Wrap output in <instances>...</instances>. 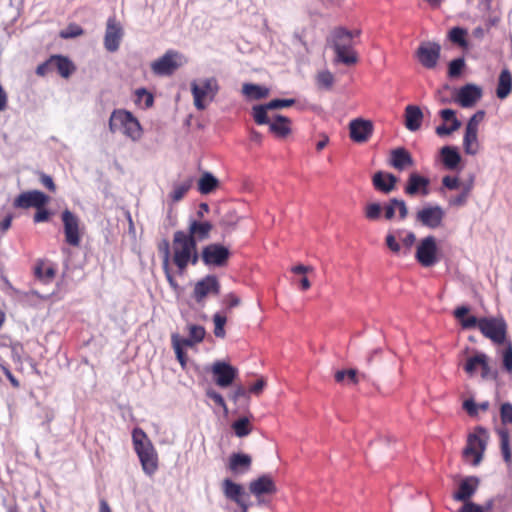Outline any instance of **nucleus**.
I'll list each match as a JSON object with an SVG mask.
<instances>
[{
  "label": "nucleus",
  "mask_w": 512,
  "mask_h": 512,
  "mask_svg": "<svg viewBox=\"0 0 512 512\" xmlns=\"http://www.w3.org/2000/svg\"><path fill=\"white\" fill-rule=\"evenodd\" d=\"M441 46L436 42H422L417 51L416 57L420 64L426 69H434L439 61Z\"/></svg>",
  "instance_id": "13"
},
{
  "label": "nucleus",
  "mask_w": 512,
  "mask_h": 512,
  "mask_svg": "<svg viewBox=\"0 0 512 512\" xmlns=\"http://www.w3.org/2000/svg\"><path fill=\"white\" fill-rule=\"evenodd\" d=\"M442 184L449 190H456L461 187V183L457 177L444 176Z\"/></svg>",
  "instance_id": "63"
},
{
  "label": "nucleus",
  "mask_w": 512,
  "mask_h": 512,
  "mask_svg": "<svg viewBox=\"0 0 512 512\" xmlns=\"http://www.w3.org/2000/svg\"><path fill=\"white\" fill-rule=\"evenodd\" d=\"M512 90V75L508 69H503L498 78L496 95L499 99H505Z\"/></svg>",
  "instance_id": "32"
},
{
  "label": "nucleus",
  "mask_w": 512,
  "mask_h": 512,
  "mask_svg": "<svg viewBox=\"0 0 512 512\" xmlns=\"http://www.w3.org/2000/svg\"><path fill=\"white\" fill-rule=\"evenodd\" d=\"M483 359H486V354L484 353H477L472 357H469L466 361V364L464 365V370L469 375H474L477 370L480 369L481 365L483 364Z\"/></svg>",
  "instance_id": "42"
},
{
  "label": "nucleus",
  "mask_w": 512,
  "mask_h": 512,
  "mask_svg": "<svg viewBox=\"0 0 512 512\" xmlns=\"http://www.w3.org/2000/svg\"><path fill=\"white\" fill-rule=\"evenodd\" d=\"M295 104L294 99H273L266 103V107L270 108V110L282 109L286 107H290Z\"/></svg>",
  "instance_id": "55"
},
{
  "label": "nucleus",
  "mask_w": 512,
  "mask_h": 512,
  "mask_svg": "<svg viewBox=\"0 0 512 512\" xmlns=\"http://www.w3.org/2000/svg\"><path fill=\"white\" fill-rule=\"evenodd\" d=\"M405 127L415 132L420 129L424 115L419 106L408 105L405 108Z\"/></svg>",
  "instance_id": "29"
},
{
  "label": "nucleus",
  "mask_w": 512,
  "mask_h": 512,
  "mask_svg": "<svg viewBox=\"0 0 512 512\" xmlns=\"http://www.w3.org/2000/svg\"><path fill=\"white\" fill-rule=\"evenodd\" d=\"M171 343L177 360L179 361L181 366L184 367L186 364V355L184 352V347L186 346L184 345V343L180 341V335L177 333H173L171 335Z\"/></svg>",
  "instance_id": "41"
},
{
  "label": "nucleus",
  "mask_w": 512,
  "mask_h": 512,
  "mask_svg": "<svg viewBox=\"0 0 512 512\" xmlns=\"http://www.w3.org/2000/svg\"><path fill=\"white\" fill-rule=\"evenodd\" d=\"M465 67V61L463 58H456L449 63L448 74L450 77H458L463 68Z\"/></svg>",
  "instance_id": "53"
},
{
  "label": "nucleus",
  "mask_w": 512,
  "mask_h": 512,
  "mask_svg": "<svg viewBox=\"0 0 512 512\" xmlns=\"http://www.w3.org/2000/svg\"><path fill=\"white\" fill-rule=\"evenodd\" d=\"M485 111H477L467 122L466 129L478 131L480 122L484 119Z\"/></svg>",
  "instance_id": "58"
},
{
  "label": "nucleus",
  "mask_w": 512,
  "mask_h": 512,
  "mask_svg": "<svg viewBox=\"0 0 512 512\" xmlns=\"http://www.w3.org/2000/svg\"><path fill=\"white\" fill-rule=\"evenodd\" d=\"M481 97V87L475 84H466L458 89L455 102L463 108H470L473 107Z\"/></svg>",
  "instance_id": "17"
},
{
  "label": "nucleus",
  "mask_w": 512,
  "mask_h": 512,
  "mask_svg": "<svg viewBox=\"0 0 512 512\" xmlns=\"http://www.w3.org/2000/svg\"><path fill=\"white\" fill-rule=\"evenodd\" d=\"M336 60L346 65H352L357 62V56L353 49L349 50H335Z\"/></svg>",
  "instance_id": "47"
},
{
  "label": "nucleus",
  "mask_w": 512,
  "mask_h": 512,
  "mask_svg": "<svg viewBox=\"0 0 512 512\" xmlns=\"http://www.w3.org/2000/svg\"><path fill=\"white\" fill-rule=\"evenodd\" d=\"M109 130L112 133L121 132L132 141H138L142 136V127L133 114L124 109H115L109 118Z\"/></svg>",
  "instance_id": "2"
},
{
  "label": "nucleus",
  "mask_w": 512,
  "mask_h": 512,
  "mask_svg": "<svg viewBox=\"0 0 512 512\" xmlns=\"http://www.w3.org/2000/svg\"><path fill=\"white\" fill-rule=\"evenodd\" d=\"M490 404L488 401H484L480 404H476L473 399H466L463 402V408L464 410L469 414L471 417H476L478 415V410L486 411L488 410Z\"/></svg>",
  "instance_id": "43"
},
{
  "label": "nucleus",
  "mask_w": 512,
  "mask_h": 512,
  "mask_svg": "<svg viewBox=\"0 0 512 512\" xmlns=\"http://www.w3.org/2000/svg\"><path fill=\"white\" fill-rule=\"evenodd\" d=\"M398 178L392 173L383 171L376 172L372 177V183L376 190L389 194L396 188Z\"/></svg>",
  "instance_id": "23"
},
{
  "label": "nucleus",
  "mask_w": 512,
  "mask_h": 512,
  "mask_svg": "<svg viewBox=\"0 0 512 512\" xmlns=\"http://www.w3.org/2000/svg\"><path fill=\"white\" fill-rule=\"evenodd\" d=\"M334 82V76L331 72L325 70L317 75V84L325 89H330Z\"/></svg>",
  "instance_id": "52"
},
{
  "label": "nucleus",
  "mask_w": 512,
  "mask_h": 512,
  "mask_svg": "<svg viewBox=\"0 0 512 512\" xmlns=\"http://www.w3.org/2000/svg\"><path fill=\"white\" fill-rule=\"evenodd\" d=\"M206 395H207L208 398L213 400L217 405H219L225 411H227L226 403H225L224 398L222 397L221 394H219L218 392H216L213 389H208L206 391Z\"/></svg>",
  "instance_id": "61"
},
{
  "label": "nucleus",
  "mask_w": 512,
  "mask_h": 512,
  "mask_svg": "<svg viewBox=\"0 0 512 512\" xmlns=\"http://www.w3.org/2000/svg\"><path fill=\"white\" fill-rule=\"evenodd\" d=\"M132 439L143 471L149 476L153 475L158 468V458L151 441L146 433L139 428L133 430Z\"/></svg>",
  "instance_id": "1"
},
{
  "label": "nucleus",
  "mask_w": 512,
  "mask_h": 512,
  "mask_svg": "<svg viewBox=\"0 0 512 512\" xmlns=\"http://www.w3.org/2000/svg\"><path fill=\"white\" fill-rule=\"evenodd\" d=\"M389 165L398 171H403L413 165V159L405 148L399 147L390 152Z\"/></svg>",
  "instance_id": "28"
},
{
  "label": "nucleus",
  "mask_w": 512,
  "mask_h": 512,
  "mask_svg": "<svg viewBox=\"0 0 512 512\" xmlns=\"http://www.w3.org/2000/svg\"><path fill=\"white\" fill-rule=\"evenodd\" d=\"M463 148L466 154L476 155L480 149V143L478 141V131L468 130L465 128V134L463 137Z\"/></svg>",
  "instance_id": "36"
},
{
  "label": "nucleus",
  "mask_w": 512,
  "mask_h": 512,
  "mask_svg": "<svg viewBox=\"0 0 512 512\" xmlns=\"http://www.w3.org/2000/svg\"><path fill=\"white\" fill-rule=\"evenodd\" d=\"M458 512H484V508L474 502H466L461 506Z\"/></svg>",
  "instance_id": "64"
},
{
  "label": "nucleus",
  "mask_w": 512,
  "mask_h": 512,
  "mask_svg": "<svg viewBox=\"0 0 512 512\" xmlns=\"http://www.w3.org/2000/svg\"><path fill=\"white\" fill-rule=\"evenodd\" d=\"M159 252L162 254V266L170 265V260L172 258V246L167 240H163L159 244Z\"/></svg>",
  "instance_id": "51"
},
{
  "label": "nucleus",
  "mask_w": 512,
  "mask_h": 512,
  "mask_svg": "<svg viewBox=\"0 0 512 512\" xmlns=\"http://www.w3.org/2000/svg\"><path fill=\"white\" fill-rule=\"evenodd\" d=\"M481 376L483 379H495L497 376V372L495 369L491 368L488 362V356L486 355V359H483V364L480 367Z\"/></svg>",
  "instance_id": "60"
},
{
  "label": "nucleus",
  "mask_w": 512,
  "mask_h": 512,
  "mask_svg": "<svg viewBox=\"0 0 512 512\" xmlns=\"http://www.w3.org/2000/svg\"><path fill=\"white\" fill-rule=\"evenodd\" d=\"M430 180L416 172L409 175L404 192L409 196H427L430 193Z\"/></svg>",
  "instance_id": "19"
},
{
  "label": "nucleus",
  "mask_w": 512,
  "mask_h": 512,
  "mask_svg": "<svg viewBox=\"0 0 512 512\" xmlns=\"http://www.w3.org/2000/svg\"><path fill=\"white\" fill-rule=\"evenodd\" d=\"M479 486V479L475 476L466 477L459 483L458 490L453 494L455 501L471 502V497L476 493Z\"/></svg>",
  "instance_id": "22"
},
{
  "label": "nucleus",
  "mask_w": 512,
  "mask_h": 512,
  "mask_svg": "<svg viewBox=\"0 0 512 512\" xmlns=\"http://www.w3.org/2000/svg\"><path fill=\"white\" fill-rule=\"evenodd\" d=\"M445 211L439 205H427L416 213V221L430 229L442 226Z\"/></svg>",
  "instance_id": "12"
},
{
  "label": "nucleus",
  "mask_w": 512,
  "mask_h": 512,
  "mask_svg": "<svg viewBox=\"0 0 512 512\" xmlns=\"http://www.w3.org/2000/svg\"><path fill=\"white\" fill-rule=\"evenodd\" d=\"M252 458L248 454L233 453L229 457L228 469L234 475H243L251 469Z\"/></svg>",
  "instance_id": "25"
},
{
  "label": "nucleus",
  "mask_w": 512,
  "mask_h": 512,
  "mask_svg": "<svg viewBox=\"0 0 512 512\" xmlns=\"http://www.w3.org/2000/svg\"><path fill=\"white\" fill-rule=\"evenodd\" d=\"M381 212H382V205L380 203H376V202L369 203L365 207V217L371 221L379 220L381 217Z\"/></svg>",
  "instance_id": "50"
},
{
  "label": "nucleus",
  "mask_w": 512,
  "mask_h": 512,
  "mask_svg": "<svg viewBox=\"0 0 512 512\" xmlns=\"http://www.w3.org/2000/svg\"><path fill=\"white\" fill-rule=\"evenodd\" d=\"M437 252L435 237L427 236L420 241L415 258L423 267H432L439 261Z\"/></svg>",
  "instance_id": "10"
},
{
  "label": "nucleus",
  "mask_w": 512,
  "mask_h": 512,
  "mask_svg": "<svg viewBox=\"0 0 512 512\" xmlns=\"http://www.w3.org/2000/svg\"><path fill=\"white\" fill-rule=\"evenodd\" d=\"M65 241L73 247H77L81 242V221L80 218L68 209L61 213Z\"/></svg>",
  "instance_id": "9"
},
{
  "label": "nucleus",
  "mask_w": 512,
  "mask_h": 512,
  "mask_svg": "<svg viewBox=\"0 0 512 512\" xmlns=\"http://www.w3.org/2000/svg\"><path fill=\"white\" fill-rule=\"evenodd\" d=\"M53 71V67H52V56L46 60L45 62L41 63L40 65L37 66L36 68V74L38 76H46L48 73L52 72Z\"/></svg>",
  "instance_id": "62"
},
{
  "label": "nucleus",
  "mask_w": 512,
  "mask_h": 512,
  "mask_svg": "<svg viewBox=\"0 0 512 512\" xmlns=\"http://www.w3.org/2000/svg\"><path fill=\"white\" fill-rule=\"evenodd\" d=\"M84 33L83 29L75 23L69 24L65 29L61 30L59 36L62 39H72L81 36Z\"/></svg>",
  "instance_id": "48"
},
{
  "label": "nucleus",
  "mask_w": 512,
  "mask_h": 512,
  "mask_svg": "<svg viewBox=\"0 0 512 512\" xmlns=\"http://www.w3.org/2000/svg\"><path fill=\"white\" fill-rule=\"evenodd\" d=\"M221 488L226 499L234 502L235 504L245 500L247 497L244 487L229 478L222 481Z\"/></svg>",
  "instance_id": "24"
},
{
  "label": "nucleus",
  "mask_w": 512,
  "mask_h": 512,
  "mask_svg": "<svg viewBox=\"0 0 512 512\" xmlns=\"http://www.w3.org/2000/svg\"><path fill=\"white\" fill-rule=\"evenodd\" d=\"M248 488L250 493L255 497L272 495L277 492L276 484L273 478L268 474L261 475L260 477L252 480L249 483Z\"/></svg>",
  "instance_id": "18"
},
{
  "label": "nucleus",
  "mask_w": 512,
  "mask_h": 512,
  "mask_svg": "<svg viewBox=\"0 0 512 512\" xmlns=\"http://www.w3.org/2000/svg\"><path fill=\"white\" fill-rule=\"evenodd\" d=\"M500 417L503 424H512V404L503 403L500 407Z\"/></svg>",
  "instance_id": "57"
},
{
  "label": "nucleus",
  "mask_w": 512,
  "mask_h": 512,
  "mask_svg": "<svg viewBox=\"0 0 512 512\" xmlns=\"http://www.w3.org/2000/svg\"><path fill=\"white\" fill-rule=\"evenodd\" d=\"M220 287V282L215 275H207L195 283L193 298L198 304L203 305L209 295L220 293Z\"/></svg>",
  "instance_id": "11"
},
{
  "label": "nucleus",
  "mask_w": 512,
  "mask_h": 512,
  "mask_svg": "<svg viewBox=\"0 0 512 512\" xmlns=\"http://www.w3.org/2000/svg\"><path fill=\"white\" fill-rule=\"evenodd\" d=\"M214 381L221 388L229 387L238 377V369L224 361H216L211 367Z\"/></svg>",
  "instance_id": "14"
},
{
  "label": "nucleus",
  "mask_w": 512,
  "mask_h": 512,
  "mask_svg": "<svg viewBox=\"0 0 512 512\" xmlns=\"http://www.w3.org/2000/svg\"><path fill=\"white\" fill-rule=\"evenodd\" d=\"M503 367L508 372H512V343H508L502 352Z\"/></svg>",
  "instance_id": "59"
},
{
  "label": "nucleus",
  "mask_w": 512,
  "mask_h": 512,
  "mask_svg": "<svg viewBox=\"0 0 512 512\" xmlns=\"http://www.w3.org/2000/svg\"><path fill=\"white\" fill-rule=\"evenodd\" d=\"M193 184V178L189 177L185 181L181 183H174L172 187V191L170 193V198L173 202H178L185 194L189 191V189L192 187Z\"/></svg>",
  "instance_id": "39"
},
{
  "label": "nucleus",
  "mask_w": 512,
  "mask_h": 512,
  "mask_svg": "<svg viewBox=\"0 0 512 512\" xmlns=\"http://www.w3.org/2000/svg\"><path fill=\"white\" fill-rule=\"evenodd\" d=\"M188 337H181L180 341L184 343L186 347H192L203 341L206 331L205 328L197 324H187Z\"/></svg>",
  "instance_id": "30"
},
{
  "label": "nucleus",
  "mask_w": 512,
  "mask_h": 512,
  "mask_svg": "<svg viewBox=\"0 0 512 512\" xmlns=\"http://www.w3.org/2000/svg\"><path fill=\"white\" fill-rule=\"evenodd\" d=\"M500 449L504 462L507 466L512 465V450L510 447V435L507 429H499Z\"/></svg>",
  "instance_id": "37"
},
{
  "label": "nucleus",
  "mask_w": 512,
  "mask_h": 512,
  "mask_svg": "<svg viewBox=\"0 0 512 512\" xmlns=\"http://www.w3.org/2000/svg\"><path fill=\"white\" fill-rule=\"evenodd\" d=\"M268 110H270V108L266 107V104L257 105L253 107V118L258 125H269L270 120L267 115Z\"/></svg>",
  "instance_id": "45"
},
{
  "label": "nucleus",
  "mask_w": 512,
  "mask_h": 512,
  "mask_svg": "<svg viewBox=\"0 0 512 512\" xmlns=\"http://www.w3.org/2000/svg\"><path fill=\"white\" fill-rule=\"evenodd\" d=\"M49 201V197L39 190H31L19 194L13 203L15 208L28 209L31 207L40 209Z\"/></svg>",
  "instance_id": "16"
},
{
  "label": "nucleus",
  "mask_w": 512,
  "mask_h": 512,
  "mask_svg": "<svg viewBox=\"0 0 512 512\" xmlns=\"http://www.w3.org/2000/svg\"><path fill=\"white\" fill-rule=\"evenodd\" d=\"M124 36V30L115 17H109L106 23L104 47L108 52H116Z\"/></svg>",
  "instance_id": "15"
},
{
  "label": "nucleus",
  "mask_w": 512,
  "mask_h": 512,
  "mask_svg": "<svg viewBox=\"0 0 512 512\" xmlns=\"http://www.w3.org/2000/svg\"><path fill=\"white\" fill-rule=\"evenodd\" d=\"M350 137L354 142H366L373 132L371 121L364 119L352 120L349 124Z\"/></svg>",
  "instance_id": "21"
},
{
  "label": "nucleus",
  "mask_w": 512,
  "mask_h": 512,
  "mask_svg": "<svg viewBox=\"0 0 512 512\" xmlns=\"http://www.w3.org/2000/svg\"><path fill=\"white\" fill-rule=\"evenodd\" d=\"M35 275L43 282H49L55 275V271L52 267L37 266L35 268Z\"/></svg>",
  "instance_id": "54"
},
{
  "label": "nucleus",
  "mask_w": 512,
  "mask_h": 512,
  "mask_svg": "<svg viewBox=\"0 0 512 512\" xmlns=\"http://www.w3.org/2000/svg\"><path fill=\"white\" fill-rule=\"evenodd\" d=\"M226 317L220 313H215L213 315V322H214V334L218 338H223L225 336V329L224 326L226 324Z\"/></svg>",
  "instance_id": "49"
},
{
  "label": "nucleus",
  "mask_w": 512,
  "mask_h": 512,
  "mask_svg": "<svg viewBox=\"0 0 512 512\" xmlns=\"http://www.w3.org/2000/svg\"><path fill=\"white\" fill-rule=\"evenodd\" d=\"M136 97H137V101L139 103L143 102L144 106L146 108H149L153 105V102H154L153 95L151 93H149L148 91H146L144 88L138 89L136 91Z\"/></svg>",
  "instance_id": "56"
},
{
  "label": "nucleus",
  "mask_w": 512,
  "mask_h": 512,
  "mask_svg": "<svg viewBox=\"0 0 512 512\" xmlns=\"http://www.w3.org/2000/svg\"><path fill=\"white\" fill-rule=\"evenodd\" d=\"M231 252L220 243H211L203 247L201 260L209 268H220L227 265Z\"/></svg>",
  "instance_id": "7"
},
{
  "label": "nucleus",
  "mask_w": 512,
  "mask_h": 512,
  "mask_svg": "<svg viewBox=\"0 0 512 512\" xmlns=\"http://www.w3.org/2000/svg\"><path fill=\"white\" fill-rule=\"evenodd\" d=\"M480 331L492 342L502 344L506 340L507 324L502 317L480 318Z\"/></svg>",
  "instance_id": "8"
},
{
  "label": "nucleus",
  "mask_w": 512,
  "mask_h": 512,
  "mask_svg": "<svg viewBox=\"0 0 512 512\" xmlns=\"http://www.w3.org/2000/svg\"><path fill=\"white\" fill-rule=\"evenodd\" d=\"M242 93L250 100H260L268 97L270 90L258 84L245 83L242 86Z\"/></svg>",
  "instance_id": "35"
},
{
  "label": "nucleus",
  "mask_w": 512,
  "mask_h": 512,
  "mask_svg": "<svg viewBox=\"0 0 512 512\" xmlns=\"http://www.w3.org/2000/svg\"><path fill=\"white\" fill-rule=\"evenodd\" d=\"M396 210H398L400 220L407 218L408 207L404 200L391 198L382 206V211H384V218L386 220H392L395 217Z\"/></svg>",
  "instance_id": "27"
},
{
  "label": "nucleus",
  "mask_w": 512,
  "mask_h": 512,
  "mask_svg": "<svg viewBox=\"0 0 512 512\" xmlns=\"http://www.w3.org/2000/svg\"><path fill=\"white\" fill-rule=\"evenodd\" d=\"M472 189L471 184L463 185L462 191L459 195L451 197L448 202L450 206L462 207L466 204L470 191Z\"/></svg>",
  "instance_id": "44"
},
{
  "label": "nucleus",
  "mask_w": 512,
  "mask_h": 512,
  "mask_svg": "<svg viewBox=\"0 0 512 512\" xmlns=\"http://www.w3.org/2000/svg\"><path fill=\"white\" fill-rule=\"evenodd\" d=\"M232 428L237 437H245L250 434L251 428L249 426V420L247 417H242L235 421L232 425Z\"/></svg>",
  "instance_id": "46"
},
{
  "label": "nucleus",
  "mask_w": 512,
  "mask_h": 512,
  "mask_svg": "<svg viewBox=\"0 0 512 512\" xmlns=\"http://www.w3.org/2000/svg\"><path fill=\"white\" fill-rule=\"evenodd\" d=\"M52 67L64 78H68L75 69L73 63L62 55H52Z\"/></svg>",
  "instance_id": "33"
},
{
  "label": "nucleus",
  "mask_w": 512,
  "mask_h": 512,
  "mask_svg": "<svg viewBox=\"0 0 512 512\" xmlns=\"http://www.w3.org/2000/svg\"><path fill=\"white\" fill-rule=\"evenodd\" d=\"M213 225L209 221H201L196 219H190L186 236L197 245L198 242L207 240L210 236V232Z\"/></svg>",
  "instance_id": "20"
},
{
  "label": "nucleus",
  "mask_w": 512,
  "mask_h": 512,
  "mask_svg": "<svg viewBox=\"0 0 512 512\" xmlns=\"http://www.w3.org/2000/svg\"><path fill=\"white\" fill-rule=\"evenodd\" d=\"M467 30L461 27H453L449 33L448 38L454 44L462 48L468 47V41L466 40Z\"/></svg>",
  "instance_id": "40"
},
{
  "label": "nucleus",
  "mask_w": 512,
  "mask_h": 512,
  "mask_svg": "<svg viewBox=\"0 0 512 512\" xmlns=\"http://www.w3.org/2000/svg\"><path fill=\"white\" fill-rule=\"evenodd\" d=\"M196 244L186 236V232L178 230L173 235L172 241V262L178 269L179 274L184 273V261L192 252Z\"/></svg>",
  "instance_id": "5"
},
{
  "label": "nucleus",
  "mask_w": 512,
  "mask_h": 512,
  "mask_svg": "<svg viewBox=\"0 0 512 512\" xmlns=\"http://www.w3.org/2000/svg\"><path fill=\"white\" fill-rule=\"evenodd\" d=\"M488 433L483 427L476 428L475 432L470 434L467 439V445L463 450V455L466 460H471V463L476 466L483 458L484 451L487 446Z\"/></svg>",
  "instance_id": "4"
},
{
  "label": "nucleus",
  "mask_w": 512,
  "mask_h": 512,
  "mask_svg": "<svg viewBox=\"0 0 512 512\" xmlns=\"http://www.w3.org/2000/svg\"><path fill=\"white\" fill-rule=\"evenodd\" d=\"M330 41L334 50H349L353 47V34L351 31L339 27L332 32Z\"/></svg>",
  "instance_id": "26"
},
{
  "label": "nucleus",
  "mask_w": 512,
  "mask_h": 512,
  "mask_svg": "<svg viewBox=\"0 0 512 512\" xmlns=\"http://www.w3.org/2000/svg\"><path fill=\"white\" fill-rule=\"evenodd\" d=\"M269 129L277 137L284 138L291 132L290 120L285 116L277 115L273 121H270Z\"/></svg>",
  "instance_id": "31"
},
{
  "label": "nucleus",
  "mask_w": 512,
  "mask_h": 512,
  "mask_svg": "<svg viewBox=\"0 0 512 512\" xmlns=\"http://www.w3.org/2000/svg\"><path fill=\"white\" fill-rule=\"evenodd\" d=\"M218 91L219 84L215 77L201 78L191 82V93L197 110H205L207 102L213 101Z\"/></svg>",
  "instance_id": "3"
},
{
  "label": "nucleus",
  "mask_w": 512,
  "mask_h": 512,
  "mask_svg": "<svg viewBox=\"0 0 512 512\" xmlns=\"http://www.w3.org/2000/svg\"><path fill=\"white\" fill-rule=\"evenodd\" d=\"M186 63L187 59L182 53L176 50H168L151 64V69L156 75L169 76Z\"/></svg>",
  "instance_id": "6"
},
{
  "label": "nucleus",
  "mask_w": 512,
  "mask_h": 512,
  "mask_svg": "<svg viewBox=\"0 0 512 512\" xmlns=\"http://www.w3.org/2000/svg\"><path fill=\"white\" fill-rule=\"evenodd\" d=\"M219 185L218 179L210 172H204L198 181V190L201 194L207 195L214 191Z\"/></svg>",
  "instance_id": "38"
},
{
  "label": "nucleus",
  "mask_w": 512,
  "mask_h": 512,
  "mask_svg": "<svg viewBox=\"0 0 512 512\" xmlns=\"http://www.w3.org/2000/svg\"><path fill=\"white\" fill-rule=\"evenodd\" d=\"M440 153L443 164L450 170L455 169L461 161L460 153L456 147L444 146L442 147Z\"/></svg>",
  "instance_id": "34"
}]
</instances>
